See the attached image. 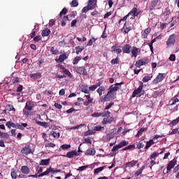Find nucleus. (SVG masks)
Wrapping results in <instances>:
<instances>
[{
  "label": "nucleus",
  "mask_w": 179,
  "mask_h": 179,
  "mask_svg": "<svg viewBox=\"0 0 179 179\" xmlns=\"http://www.w3.org/2000/svg\"><path fill=\"white\" fill-rule=\"evenodd\" d=\"M146 131H148V127L141 128L136 135V138H139V136H141L142 134H143V132Z\"/></svg>",
  "instance_id": "nucleus-26"
},
{
  "label": "nucleus",
  "mask_w": 179,
  "mask_h": 179,
  "mask_svg": "<svg viewBox=\"0 0 179 179\" xmlns=\"http://www.w3.org/2000/svg\"><path fill=\"white\" fill-rule=\"evenodd\" d=\"M21 171L22 174H29V173H30V169L27 166H23L21 167Z\"/></svg>",
  "instance_id": "nucleus-30"
},
{
  "label": "nucleus",
  "mask_w": 179,
  "mask_h": 179,
  "mask_svg": "<svg viewBox=\"0 0 179 179\" xmlns=\"http://www.w3.org/2000/svg\"><path fill=\"white\" fill-rule=\"evenodd\" d=\"M34 107V103L31 101H27L26 105L23 109L24 115H29V111H31Z\"/></svg>",
  "instance_id": "nucleus-3"
},
{
  "label": "nucleus",
  "mask_w": 179,
  "mask_h": 179,
  "mask_svg": "<svg viewBox=\"0 0 179 179\" xmlns=\"http://www.w3.org/2000/svg\"><path fill=\"white\" fill-rule=\"evenodd\" d=\"M111 51L112 52H115L116 54H121V52H122V50L117 48V47L115 45L112 46Z\"/></svg>",
  "instance_id": "nucleus-29"
},
{
  "label": "nucleus",
  "mask_w": 179,
  "mask_h": 179,
  "mask_svg": "<svg viewBox=\"0 0 179 179\" xmlns=\"http://www.w3.org/2000/svg\"><path fill=\"white\" fill-rule=\"evenodd\" d=\"M159 152H154L150 157V160H156V157H157V156H159Z\"/></svg>",
  "instance_id": "nucleus-47"
},
{
  "label": "nucleus",
  "mask_w": 179,
  "mask_h": 179,
  "mask_svg": "<svg viewBox=\"0 0 179 179\" xmlns=\"http://www.w3.org/2000/svg\"><path fill=\"white\" fill-rule=\"evenodd\" d=\"M70 5L71 8H76L77 6H78L79 3H78V0H73Z\"/></svg>",
  "instance_id": "nucleus-49"
},
{
  "label": "nucleus",
  "mask_w": 179,
  "mask_h": 179,
  "mask_svg": "<svg viewBox=\"0 0 179 179\" xmlns=\"http://www.w3.org/2000/svg\"><path fill=\"white\" fill-rule=\"evenodd\" d=\"M94 134L93 130H88L84 133V136H89V135H93Z\"/></svg>",
  "instance_id": "nucleus-57"
},
{
  "label": "nucleus",
  "mask_w": 179,
  "mask_h": 179,
  "mask_svg": "<svg viewBox=\"0 0 179 179\" xmlns=\"http://www.w3.org/2000/svg\"><path fill=\"white\" fill-rule=\"evenodd\" d=\"M80 59H82V57H80V56H76L73 60V64L76 65V64L79 63V61H80Z\"/></svg>",
  "instance_id": "nucleus-42"
},
{
  "label": "nucleus",
  "mask_w": 179,
  "mask_h": 179,
  "mask_svg": "<svg viewBox=\"0 0 179 179\" xmlns=\"http://www.w3.org/2000/svg\"><path fill=\"white\" fill-rule=\"evenodd\" d=\"M99 96H103L104 92H106V87L104 86L99 87L96 90Z\"/></svg>",
  "instance_id": "nucleus-28"
},
{
  "label": "nucleus",
  "mask_w": 179,
  "mask_h": 179,
  "mask_svg": "<svg viewBox=\"0 0 179 179\" xmlns=\"http://www.w3.org/2000/svg\"><path fill=\"white\" fill-rule=\"evenodd\" d=\"M71 148V145H68V144H63L62 145H61V148L63 150H66V149H69Z\"/></svg>",
  "instance_id": "nucleus-60"
},
{
  "label": "nucleus",
  "mask_w": 179,
  "mask_h": 179,
  "mask_svg": "<svg viewBox=\"0 0 179 179\" xmlns=\"http://www.w3.org/2000/svg\"><path fill=\"white\" fill-rule=\"evenodd\" d=\"M56 145L53 143H48L45 145V148H55Z\"/></svg>",
  "instance_id": "nucleus-62"
},
{
  "label": "nucleus",
  "mask_w": 179,
  "mask_h": 179,
  "mask_svg": "<svg viewBox=\"0 0 179 179\" xmlns=\"http://www.w3.org/2000/svg\"><path fill=\"white\" fill-rule=\"evenodd\" d=\"M50 52H52L53 55H58L59 54V50H58L57 49H55V48L54 47H51Z\"/></svg>",
  "instance_id": "nucleus-40"
},
{
  "label": "nucleus",
  "mask_w": 179,
  "mask_h": 179,
  "mask_svg": "<svg viewBox=\"0 0 179 179\" xmlns=\"http://www.w3.org/2000/svg\"><path fill=\"white\" fill-rule=\"evenodd\" d=\"M75 72L79 75H83L84 76H87V71L85 66H78L74 68Z\"/></svg>",
  "instance_id": "nucleus-6"
},
{
  "label": "nucleus",
  "mask_w": 179,
  "mask_h": 179,
  "mask_svg": "<svg viewBox=\"0 0 179 179\" xmlns=\"http://www.w3.org/2000/svg\"><path fill=\"white\" fill-rule=\"evenodd\" d=\"M66 13H68V9L66 8H64L59 13V17H62V15H65Z\"/></svg>",
  "instance_id": "nucleus-58"
},
{
  "label": "nucleus",
  "mask_w": 179,
  "mask_h": 179,
  "mask_svg": "<svg viewBox=\"0 0 179 179\" xmlns=\"http://www.w3.org/2000/svg\"><path fill=\"white\" fill-rule=\"evenodd\" d=\"M0 136L1 138H5L6 139H8V138H9V134L8 133L0 131Z\"/></svg>",
  "instance_id": "nucleus-51"
},
{
  "label": "nucleus",
  "mask_w": 179,
  "mask_h": 179,
  "mask_svg": "<svg viewBox=\"0 0 179 179\" xmlns=\"http://www.w3.org/2000/svg\"><path fill=\"white\" fill-rule=\"evenodd\" d=\"M120 62V60L118 59V57H116L115 59H113L110 61V63L112 65H115V64H118Z\"/></svg>",
  "instance_id": "nucleus-61"
},
{
  "label": "nucleus",
  "mask_w": 179,
  "mask_h": 179,
  "mask_svg": "<svg viewBox=\"0 0 179 179\" xmlns=\"http://www.w3.org/2000/svg\"><path fill=\"white\" fill-rule=\"evenodd\" d=\"M113 121H114V117H107L103 119V120L102 121V124H103V125H106V124H111V122H113Z\"/></svg>",
  "instance_id": "nucleus-23"
},
{
  "label": "nucleus",
  "mask_w": 179,
  "mask_h": 179,
  "mask_svg": "<svg viewBox=\"0 0 179 179\" xmlns=\"http://www.w3.org/2000/svg\"><path fill=\"white\" fill-rule=\"evenodd\" d=\"M108 99L110 100H114L115 99V92H111L108 96Z\"/></svg>",
  "instance_id": "nucleus-55"
},
{
  "label": "nucleus",
  "mask_w": 179,
  "mask_h": 179,
  "mask_svg": "<svg viewBox=\"0 0 179 179\" xmlns=\"http://www.w3.org/2000/svg\"><path fill=\"white\" fill-rule=\"evenodd\" d=\"M108 109H104L102 113V117H109V115L111 114V112L107 110Z\"/></svg>",
  "instance_id": "nucleus-45"
},
{
  "label": "nucleus",
  "mask_w": 179,
  "mask_h": 179,
  "mask_svg": "<svg viewBox=\"0 0 179 179\" xmlns=\"http://www.w3.org/2000/svg\"><path fill=\"white\" fill-rule=\"evenodd\" d=\"M85 155V156H94V155H96V150L93 148H88Z\"/></svg>",
  "instance_id": "nucleus-17"
},
{
  "label": "nucleus",
  "mask_w": 179,
  "mask_h": 179,
  "mask_svg": "<svg viewBox=\"0 0 179 179\" xmlns=\"http://www.w3.org/2000/svg\"><path fill=\"white\" fill-rule=\"evenodd\" d=\"M146 145L145 147V149H149V148H150V146H152V145H155V141H153V139L150 140L148 142H145Z\"/></svg>",
  "instance_id": "nucleus-38"
},
{
  "label": "nucleus",
  "mask_w": 179,
  "mask_h": 179,
  "mask_svg": "<svg viewBox=\"0 0 179 179\" xmlns=\"http://www.w3.org/2000/svg\"><path fill=\"white\" fill-rule=\"evenodd\" d=\"M50 136H53V138H57V139L61 136V134L59 132L57 133L54 131L50 133Z\"/></svg>",
  "instance_id": "nucleus-39"
},
{
  "label": "nucleus",
  "mask_w": 179,
  "mask_h": 179,
  "mask_svg": "<svg viewBox=\"0 0 179 179\" xmlns=\"http://www.w3.org/2000/svg\"><path fill=\"white\" fill-rule=\"evenodd\" d=\"M129 143L127 141H121L119 144H118V146L119 148H124V146H127Z\"/></svg>",
  "instance_id": "nucleus-44"
},
{
  "label": "nucleus",
  "mask_w": 179,
  "mask_h": 179,
  "mask_svg": "<svg viewBox=\"0 0 179 179\" xmlns=\"http://www.w3.org/2000/svg\"><path fill=\"white\" fill-rule=\"evenodd\" d=\"M106 101H110V99H108V94L105 95L103 97L99 99V103H106Z\"/></svg>",
  "instance_id": "nucleus-36"
},
{
  "label": "nucleus",
  "mask_w": 179,
  "mask_h": 179,
  "mask_svg": "<svg viewBox=\"0 0 179 179\" xmlns=\"http://www.w3.org/2000/svg\"><path fill=\"white\" fill-rule=\"evenodd\" d=\"M21 153L22 155H24L25 156H29V155H33L34 153V151H33V149L31 148V146L30 145H27L22 149L21 150Z\"/></svg>",
  "instance_id": "nucleus-4"
},
{
  "label": "nucleus",
  "mask_w": 179,
  "mask_h": 179,
  "mask_svg": "<svg viewBox=\"0 0 179 179\" xmlns=\"http://www.w3.org/2000/svg\"><path fill=\"white\" fill-rule=\"evenodd\" d=\"M6 108L8 111H16V109H15L13 105H7Z\"/></svg>",
  "instance_id": "nucleus-50"
},
{
  "label": "nucleus",
  "mask_w": 179,
  "mask_h": 179,
  "mask_svg": "<svg viewBox=\"0 0 179 179\" xmlns=\"http://www.w3.org/2000/svg\"><path fill=\"white\" fill-rule=\"evenodd\" d=\"M150 31H152V29L150 27H148L144 30V31L141 34V37L143 38H148V35L150 34Z\"/></svg>",
  "instance_id": "nucleus-19"
},
{
  "label": "nucleus",
  "mask_w": 179,
  "mask_h": 179,
  "mask_svg": "<svg viewBox=\"0 0 179 179\" xmlns=\"http://www.w3.org/2000/svg\"><path fill=\"white\" fill-rule=\"evenodd\" d=\"M176 43V34H173L169 36L167 41H166V45L167 47H171L172 45H174Z\"/></svg>",
  "instance_id": "nucleus-7"
},
{
  "label": "nucleus",
  "mask_w": 179,
  "mask_h": 179,
  "mask_svg": "<svg viewBox=\"0 0 179 179\" xmlns=\"http://www.w3.org/2000/svg\"><path fill=\"white\" fill-rule=\"evenodd\" d=\"M83 50H85V46L76 47V54L77 55H79V54H80V52H82V51H83Z\"/></svg>",
  "instance_id": "nucleus-35"
},
{
  "label": "nucleus",
  "mask_w": 179,
  "mask_h": 179,
  "mask_svg": "<svg viewBox=\"0 0 179 179\" xmlns=\"http://www.w3.org/2000/svg\"><path fill=\"white\" fill-rule=\"evenodd\" d=\"M85 97L86 98V101L83 102V105L85 106V107L90 106V104H93L94 99L92 98L90 94L85 95Z\"/></svg>",
  "instance_id": "nucleus-9"
},
{
  "label": "nucleus",
  "mask_w": 179,
  "mask_h": 179,
  "mask_svg": "<svg viewBox=\"0 0 179 179\" xmlns=\"http://www.w3.org/2000/svg\"><path fill=\"white\" fill-rule=\"evenodd\" d=\"M96 3H97V2L96 1L89 0L87 6L84 7L82 9V13H87V12H89V10H92V9H94V6H96Z\"/></svg>",
  "instance_id": "nucleus-2"
},
{
  "label": "nucleus",
  "mask_w": 179,
  "mask_h": 179,
  "mask_svg": "<svg viewBox=\"0 0 179 179\" xmlns=\"http://www.w3.org/2000/svg\"><path fill=\"white\" fill-rule=\"evenodd\" d=\"M122 31H123L124 34H128L131 30H132V27H127V22L124 24L123 27L122 28Z\"/></svg>",
  "instance_id": "nucleus-18"
},
{
  "label": "nucleus",
  "mask_w": 179,
  "mask_h": 179,
  "mask_svg": "<svg viewBox=\"0 0 179 179\" xmlns=\"http://www.w3.org/2000/svg\"><path fill=\"white\" fill-rule=\"evenodd\" d=\"M51 159L48 158L47 159H42L40 161L39 164L40 166H48L50 164Z\"/></svg>",
  "instance_id": "nucleus-25"
},
{
  "label": "nucleus",
  "mask_w": 179,
  "mask_h": 179,
  "mask_svg": "<svg viewBox=\"0 0 179 179\" xmlns=\"http://www.w3.org/2000/svg\"><path fill=\"white\" fill-rule=\"evenodd\" d=\"M36 124L38 125H41V127H47L48 125V123L45 122L36 121Z\"/></svg>",
  "instance_id": "nucleus-59"
},
{
  "label": "nucleus",
  "mask_w": 179,
  "mask_h": 179,
  "mask_svg": "<svg viewBox=\"0 0 179 179\" xmlns=\"http://www.w3.org/2000/svg\"><path fill=\"white\" fill-rule=\"evenodd\" d=\"M166 76H167L166 73H158L157 77L152 80L153 85H157L160 82H163L166 79Z\"/></svg>",
  "instance_id": "nucleus-5"
},
{
  "label": "nucleus",
  "mask_w": 179,
  "mask_h": 179,
  "mask_svg": "<svg viewBox=\"0 0 179 179\" xmlns=\"http://www.w3.org/2000/svg\"><path fill=\"white\" fill-rule=\"evenodd\" d=\"M152 78H153L152 76H145L143 78V82H144V83H146V82H149V80H150L152 79Z\"/></svg>",
  "instance_id": "nucleus-54"
},
{
  "label": "nucleus",
  "mask_w": 179,
  "mask_h": 179,
  "mask_svg": "<svg viewBox=\"0 0 179 179\" xmlns=\"http://www.w3.org/2000/svg\"><path fill=\"white\" fill-rule=\"evenodd\" d=\"M132 49V46L129 44H126L124 46L122 47V51L124 54H130L131 50Z\"/></svg>",
  "instance_id": "nucleus-14"
},
{
  "label": "nucleus",
  "mask_w": 179,
  "mask_h": 179,
  "mask_svg": "<svg viewBox=\"0 0 179 179\" xmlns=\"http://www.w3.org/2000/svg\"><path fill=\"white\" fill-rule=\"evenodd\" d=\"M30 78L31 79H40V78H41V73H31L30 75Z\"/></svg>",
  "instance_id": "nucleus-33"
},
{
  "label": "nucleus",
  "mask_w": 179,
  "mask_h": 179,
  "mask_svg": "<svg viewBox=\"0 0 179 179\" xmlns=\"http://www.w3.org/2000/svg\"><path fill=\"white\" fill-rule=\"evenodd\" d=\"M145 145H146V141L141 140L137 144V149H142V148L145 147Z\"/></svg>",
  "instance_id": "nucleus-31"
},
{
  "label": "nucleus",
  "mask_w": 179,
  "mask_h": 179,
  "mask_svg": "<svg viewBox=\"0 0 179 179\" xmlns=\"http://www.w3.org/2000/svg\"><path fill=\"white\" fill-rule=\"evenodd\" d=\"M136 164H138V161L133 160L131 162L126 163L125 167H134V166H136Z\"/></svg>",
  "instance_id": "nucleus-27"
},
{
  "label": "nucleus",
  "mask_w": 179,
  "mask_h": 179,
  "mask_svg": "<svg viewBox=\"0 0 179 179\" xmlns=\"http://www.w3.org/2000/svg\"><path fill=\"white\" fill-rule=\"evenodd\" d=\"M51 173V167L48 168L47 170L42 173L39 174L38 177H44V176H48Z\"/></svg>",
  "instance_id": "nucleus-34"
},
{
  "label": "nucleus",
  "mask_w": 179,
  "mask_h": 179,
  "mask_svg": "<svg viewBox=\"0 0 179 179\" xmlns=\"http://www.w3.org/2000/svg\"><path fill=\"white\" fill-rule=\"evenodd\" d=\"M142 89H143V83H141V85L136 90H134L131 95V97L134 98L136 97V96H139V94L142 93Z\"/></svg>",
  "instance_id": "nucleus-10"
},
{
  "label": "nucleus",
  "mask_w": 179,
  "mask_h": 179,
  "mask_svg": "<svg viewBox=\"0 0 179 179\" xmlns=\"http://www.w3.org/2000/svg\"><path fill=\"white\" fill-rule=\"evenodd\" d=\"M101 129H104V127L101 126H95L93 127V131H101Z\"/></svg>",
  "instance_id": "nucleus-63"
},
{
  "label": "nucleus",
  "mask_w": 179,
  "mask_h": 179,
  "mask_svg": "<svg viewBox=\"0 0 179 179\" xmlns=\"http://www.w3.org/2000/svg\"><path fill=\"white\" fill-rule=\"evenodd\" d=\"M158 3H159V0H152L149 6L150 10H154L155 8L157 6Z\"/></svg>",
  "instance_id": "nucleus-21"
},
{
  "label": "nucleus",
  "mask_w": 179,
  "mask_h": 179,
  "mask_svg": "<svg viewBox=\"0 0 179 179\" xmlns=\"http://www.w3.org/2000/svg\"><path fill=\"white\" fill-rule=\"evenodd\" d=\"M96 40H97V38L92 37L91 39L89 40V41L87 43V45H88V46L93 45V41H96Z\"/></svg>",
  "instance_id": "nucleus-53"
},
{
  "label": "nucleus",
  "mask_w": 179,
  "mask_h": 179,
  "mask_svg": "<svg viewBox=\"0 0 179 179\" xmlns=\"http://www.w3.org/2000/svg\"><path fill=\"white\" fill-rule=\"evenodd\" d=\"M177 164V158H174L169 162V164L167 165L166 167V173L171 171V169H173L174 166Z\"/></svg>",
  "instance_id": "nucleus-11"
},
{
  "label": "nucleus",
  "mask_w": 179,
  "mask_h": 179,
  "mask_svg": "<svg viewBox=\"0 0 179 179\" xmlns=\"http://www.w3.org/2000/svg\"><path fill=\"white\" fill-rule=\"evenodd\" d=\"M75 156H78V152L76 150L70 151L66 155H63L64 157H68V159H73Z\"/></svg>",
  "instance_id": "nucleus-13"
},
{
  "label": "nucleus",
  "mask_w": 179,
  "mask_h": 179,
  "mask_svg": "<svg viewBox=\"0 0 179 179\" xmlns=\"http://www.w3.org/2000/svg\"><path fill=\"white\" fill-rule=\"evenodd\" d=\"M80 91H81L83 93H85V94H89V91H90V90L87 89V85H83V86L80 87Z\"/></svg>",
  "instance_id": "nucleus-37"
},
{
  "label": "nucleus",
  "mask_w": 179,
  "mask_h": 179,
  "mask_svg": "<svg viewBox=\"0 0 179 179\" xmlns=\"http://www.w3.org/2000/svg\"><path fill=\"white\" fill-rule=\"evenodd\" d=\"M103 170H104V166L96 168L94 171V174H99V173H101V171H103Z\"/></svg>",
  "instance_id": "nucleus-43"
},
{
  "label": "nucleus",
  "mask_w": 179,
  "mask_h": 179,
  "mask_svg": "<svg viewBox=\"0 0 179 179\" xmlns=\"http://www.w3.org/2000/svg\"><path fill=\"white\" fill-rule=\"evenodd\" d=\"M62 72L63 73H65V75H67V76H69V78H71L72 73H71V71H69V70L64 69V70Z\"/></svg>",
  "instance_id": "nucleus-56"
},
{
  "label": "nucleus",
  "mask_w": 179,
  "mask_h": 179,
  "mask_svg": "<svg viewBox=\"0 0 179 179\" xmlns=\"http://www.w3.org/2000/svg\"><path fill=\"white\" fill-rule=\"evenodd\" d=\"M146 64H148L146 60L141 59L136 62L135 66H136V68H141L142 66L146 65Z\"/></svg>",
  "instance_id": "nucleus-16"
},
{
  "label": "nucleus",
  "mask_w": 179,
  "mask_h": 179,
  "mask_svg": "<svg viewBox=\"0 0 179 179\" xmlns=\"http://www.w3.org/2000/svg\"><path fill=\"white\" fill-rule=\"evenodd\" d=\"M10 174H11L12 178H13V179L17 178V171L13 169L11 170V173Z\"/></svg>",
  "instance_id": "nucleus-41"
},
{
  "label": "nucleus",
  "mask_w": 179,
  "mask_h": 179,
  "mask_svg": "<svg viewBox=\"0 0 179 179\" xmlns=\"http://www.w3.org/2000/svg\"><path fill=\"white\" fill-rule=\"evenodd\" d=\"M132 149H135V145H129L123 148L122 150H132Z\"/></svg>",
  "instance_id": "nucleus-52"
},
{
  "label": "nucleus",
  "mask_w": 179,
  "mask_h": 179,
  "mask_svg": "<svg viewBox=\"0 0 179 179\" xmlns=\"http://www.w3.org/2000/svg\"><path fill=\"white\" fill-rule=\"evenodd\" d=\"M68 59V56H66V54L64 53L59 56V58L56 59V62H57L58 64L59 62H64V61H65V59Z\"/></svg>",
  "instance_id": "nucleus-20"
},
{
  "label": "nucleus",
  "mask_w": 179,
  "mask_h": 179,
  "mask_svg": "<svg viewBox=\"0 0 179 179\" xmlns=\"http://www.w3.org/2000/svg\"><path fill=\"white\" fill-rule=\"evenodd\" d=\"M96 89H97V87L96 86V85H93L89 87V91L90 92H94V90H96Z\"/></svg>",
  "instance_id": "nucleus-64"
},
{
  "label": "nucleus",
  "mask_w": 179,
  "mask_h": 179,
  "mask_svg": "<svg viewBox=\"0 0 179 179\" xmlns=\"http://www.w3.org/2000/svg\"><path fill=\"white\" fill-rule=\"evenodd\" d=\"M108 96H110V94H111V93H115V92L118 91V87L115 86L113 87V85H112L111 86H110V87L108 88Z\"/></svg>",
  "instance_id": "nucleus-22"
},
{
  "label": "nucleus",
  "mask_w": 179,
  "mask_h": 179,
  "mask_svg": "<svg viewBox=\"0 0 179 179\" xmlns=\"http://www.w3.org/2000/svg\"><path fill=\"white\" fill-rule=\"evenodd\" d=\"M179 122V117H177L176 119L172 120L170 123L171 127H174V125H177Z\"/></svg>",
  "instance_id": "nucleus-48"
},
{
  "label": "nucleus",
  "mask_w": 179,
  "mask_h": 179,
  "mask_svg": "<svg viewBox=\"0 0 179 179\" xmlns=\"http://www.w3.org/2000/svg\"><path fill=\"white\" fill-rule=\"evenodd\" d=\"M7 128L10 129V128H17V129H21V131H24V128L28 126L27 123H15L10 121H8L6 123Z\"/></svg>",
  "instance_id": "nucleus-1"
},
{
  "label": "nucleus",
  "mask_w": 179,
  "mask_h": 179,
  "mask_svg": "<svg viewBox=\"0 0 179 179\" xmlns=\"http://www.w3.org/2000/svg\"><path fill=\"white\" fill-rule=\"evenodd\" d=\"M178 101H179L178 98L175 96L171 101H169L170 106H174V104H176V103H178Z\"/></svg>",
  "instance_id": "nucleus-46"
},
{
  "label": "nucleus",
  "mask_w": 179,
  "mask_h": 179,
  "mask_svg": "<svg viewBox=\"0 0 179 179\" xmlns=\"http://www.w3.org/2000/svg\"><path fill=\"white\" fill-rule=\"evenodd\" d=\"M75 17H76V12H72L71 14L64 16V20H67V22H71V20L75 19Z\"/></svg>",
  "instance_id": "nucleus-12"
},
{
  "label": "nucleus",
  "mask_w": 179,
  "mask_h": 179,
  "mask_svg": "<svg viewBox=\"0 0 179 179\" xmlns=\"http://www.w3.org/2000/svg\"><path fill=\"white\" fill-rule=\"evenodd\" d=\"M50 34H51V30H50L48 28H45L41 32L42 37H48V36H50Z\"/></svg>",
  "instance_id": "nucleus-24"
},
{
  "label": "nucleus",
  "mask_w": 179,
  "mask_h": 179,
  "mask_svg": "<svg viewBox=\"0 0 179 179\" xmlns=\"http://www.w3.org/2000/svg\"><path fill=\"white\" fill-rule=\"evenodd\" d=\"M114 138V134L113 133L107 134L105 136V142H108Z\"/></svg>",
  "instance_id": "nucleus-32"
},
{
  "label": "nucleus",
  "mask_w": 179,
  "mask_h": 179,
  "mask_svg": "<svg viewBox=\"0 0 179 179\" xmlns=\"http://www.w3.org/2000/svg\"><path fill=\"white\" fill-rule=\"evenodd\" d=\"M142 13V11L138 9L136 7H134L132 10L129 13L130 16H133L134 17H136L139 16Z\"/></svg>",
  "instance_id": "nucleus-8"
},
{
  "label": "nucleus",
  "mask_w": 179,
  "mask_h": 179,
  "mask_svg": "<svg viewBox=\"0 0 179 179\" xmlns=\"http://www.w3.org/2000/svg\"><path fill=\"white\" fill-rule=\"evenodd\" d=\"M131 52L132 54L131 57H134V58H136V57H138V54L141 52V49L134 46L131 50Z\"/></svg>",
  "instance_id": "nucleus-15"
}]
</instances>
